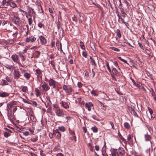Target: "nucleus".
I'll return each instance as SVG.
<instances>
[{
    "mask_svg": "<svg viewBox=\"0 0 156 156\" xmlns=\"http://www.w3.org/2000/svg\"><path fill=\"white\" fill-rule=\"evenodd\" d=\"M55 110V112L56 115L59 117H63L64 113L63 111L60 109L58 107L56 106Z\"/></svg>",
    "mask_w": 156,
    "mask_h": 156,
    "instance_id": "1",
    "label": "nucleus"
},
{
    "mask_svg": "<svg viewBox=\"0 0 156 156\" xmlns=\"http://www.w3.org/2000/svg\"><path fill=\"white\" fill-rule=\"evenodd\" d=\"M14 23L18 26H19L21 23V21L18 16H14L13 19Z\"/></svg>",
    "mask_w": 156,
    "mask_h": 156,
    "instance_id": "2",
    "label": "nucleus"
},
{
    "mask_svg": "<svg viewBox=\"0 0 156 156\" xmlns=\"http://www.w3.org/2000/svg\"><path fill=\"white\" fill-rule=\"evenodd\" d=\"M60 104L63 108L66 109L69 108V105H70V103L63 101H61L60 102Z\"/></svg>",
    "mask_w": 156,
    "mask_h": 156,
    "instance_id": "3",
    "label": "nucleus"
},
{
    "mask_svg": "<svg viewBox=\"0 0 156 156\" xmlns=\"http://www.w3.org/2000/svg\"><path fill=\"white\" fill-rule=\"evenodd\" d=\"M41 43L42 45L45 44L47 43L46 39L43 36H40L39 37Z\"/></svg>",
    "mask_w": 156,
    "mask_h": 156,
    "instance_id": "4",
    "label": "nucleus"
},
{
    "mask_svg": "<svg viewBox=\"0 0 156 156\" xmlns=\"http://www.w3.org/2000/svg\"><path fill=\"white\" fill-rule=\"evenodd\" d=\"M119 155L123 156L125 154V151L124 149L122 148L119 147L118 151H117Z\"/></svg>",
    "mask_w": 156,
    "mask_h": 156,
    "instance_id": "5",
    "label": "nucleus"
},
{
    "mask_svg": "<svg viewBox=\"0 0 156 156\" xmlns=\"http://www.w3.org/2000/svg\"><path fill=\"white\" fill-rule=\"evenodd\" d=\"M20 72L18 70H15L14 72V77L15 79H17L21 76Z\"/></svg>",
    "mask_w": 156,
    "mask_h": 156,
    "instance_id": "6",
    "label": "nucleus"
},
{
    "mask_svg": "<svg viewBox=\"0 0 156 156\" xmlns=\"http://www.w3.org/2000/svg\"><path fill=\"white\" fill-rule=\"evenodd\" d=\"M10 2V1L6 0H3L2 2V5L4 6L5 8H6L7 6H9Z\"/></svg>",
    "mask_w": 156,
    "mask_h": 156,
    "instance_id": "7",
    "label": "nucleus"
},
{
    "mask_svg": "<svg viewBox=\"0 0 156 156\" xmlns=\"http://www.w3.org/2000/svg\"><path fill=\"white\" fill-rule=\"evenodd\" d=\"M55 81L53 80L52 79H51L49 81V84L50 86H52L53 88H55L56 87L55 86Z\"/></svg>",
    "mask_w": 156,
    "mask_h": 156,
    "instance_id": "8",
    "label": "nucleus"
},
{
    "mask_svg": "<svg viewBox=\"0 0 156 156\" xmlns=\"http://www.w3.org/2000/svg\"><path fill=\"white\" fill-rule=\"evenodd\" d=\"M129 109L131 114H133L135 116L138 117L137 114L134 110L133 106H131V107H129Z\"/></svg>",
    "mask_w": 156,
    "mask_h": 156,
    "instance_id": "9",
    "label": "nucleus"
},
{
    "mask_svg": "<svg viewBox=\"0 0 156 156\" xmlns=\"http://www.w3.org/2000/svg\"><path fill=\"white\" fill-rule=\"evenodd\" d=\"M93 105L92 103L89 102L88 103H86L85 105V107L86 108H87L89 111L91 110L90 107L93 106Z\"/></svg>",
    "mask_w": 156,
    "mask_h": 156,
    "instance_id": "10",
    "label": "nucleus"
},
{
    "mask_svg": "<svg viewBox=\"0 0 156 156\" xmlns=\"http://www.w3.org/2000/svg\"><path fill=\"white\" fill-rule=\"evenodd\" d=\"M42 87L43 89V90L47 91L49 90L50 87L48 86L47 84L44 83L43 84L42 86Z\"/></svg>",
    "mask_w": 156,
    "mask_h": 156,
    "instance_id": "11",
    "label": "nucleus"
},
{
    "mask_svg": "<svg viewBox=\"0 0 156 156\" xmlns=\"http://www.w3.org/2000/svg\"><path fill=\"white\" fill-rule=\"evenodd\" d=\"M30 115V120L32 121L34 119V114L33 111L31 110L29 112Z\"/></svg>",
    "mask_w": 156,
    "mask_h": 156,
    "instance_id": "12",
    "label": "nucleus"
},
{
    "mask_svg": "<svg viewBox=\"0 0 156 156\" xmlns=\"http://www.w3.org/2000/svg\"><path fill=\"white\" fill-rule=\"evenodd\" d=\"M112 71L113 74L117 76L119 75V73L117 70L114 67H113L112 66Z\"/></svg>",
    "mask_w": 156,
    "mask_h": 156,
    "instance_id": "13",
    "label": "nucleus"
},
{
    "mask_svg": "<svg viewBox=\"0 0 156 156\" xmlns=\"http://www.w3.org/2000/svg\"><path fill=\"white\" fill-rule=\"evenodd\" d=\"M9 95V93L7 92H2L0 93V97H5Z\"/></svg>",
    "mask_w": 156,
    "mask_h": 156,
    "instance_id": "14",
    "label": "nucleus"
},
{
    "mask_svg": "<svg viewBox=\"0 0 156 156\" xmlns=\"http://www.w3.org/2000/svg\"><path fill=\"white\" fill-rule=\"evenodd\" d=\"M11 58L14 62H17L18 59V56L16 55H12Z\"/></svg>",
    "mask_w": 156,
    "mask_h": 156,
    "instance_id": "15",
    "label": "nucleus"
},
{
    "mask_svg": "<svg viewBox=\"0 0 156 156\" xmlns=\"http://www.w3.org/2000/svg\"><path fill=\"white\" fill-rule=\"evenodd\" d=\"M144 137L145 140L146 141H150L151 139V136L150 135H148L147 133L146 134H145Z\"/></svg>",
    "mask_w": 156,
    "mask_h": 156,
    "instance_id": "16",
    "label": "nucleus"
},
{
    "mask_svg": "<svg viewBox=\"0 0 156 156\" xmlns=\"http://www.w3.org/2000/svg\"><path fill=\"white\" fill-rule=\"evenodd\" d=\"M9 6L13 8H16L17 6L16 4L13 2L12 0L10 1Z\"/></svg>",
    "mask_w": 156,
    "mask_h": 156,
    "instance_id": "17",
    "label": "nucleus"
},
{
    "mask_svg": "<svg viewBox=\"0 0 156 156\" xmlns=\"http://www.w3.org/2000/svg\"><path fill=\"white\" fill-rule=\"evenodd\" d=\"M112 156H119L117 150H114L112 152Z\"/></svg>",
    "mask_w": 156,
    "mask_h": 156,
    "instance_id": "18",
    "label": "nucleus"
},
{
    "mask_svg": "<svg viewBox=\"0 0 156 156\" xmlns=\"http://www.w3.org/2000/svg\"><path fill=\"white\" fill-rule=\"evenodd\" d=\"M120 11L122 14V16L124 18L127 15V14L125 12L124 9L122 8H120Z\"/></svg>",
    "mask_w": 156,
    "mask_h": 156,
    "instance_id": "19",
    "label": "nucleus"
},
{
    "mask_svg": "<svg viewBox=\"0 0 156 156\" xmlns=\"http://www.w3.org/2000/svg\"><path fill=\"white\" fill-rule=\"evenodd\" d=\"M10 115H7L8 116V119L11 121H12L14 119V117L12 115L11 112V110L10 111Z\"/></svg>",
    "mask_w": 156,
    "mask_h": 156,
    "instance_id": "20",
    "label": "nucleus"
},
{
    "mask_svg": "<svg viewBox=\"0 0 156 156\" xmlns=\"http://www.w3.org/2000/svg\"><path fill=\"white\" fill-rule=\"evenodd\" d=\"M73 89L71 87H68L67 90L66 91V92L68 94L70 95L71 94V93L73 91Z\"/></svg>",
    "mask_w": 156,
    "mask_h": 156,
    "instance_id": "21",
    "label": "nucleus"
},
{
    "mask_svg": "<svg viewBox=\"0 0 156 156\" xmlns=\"http://www.w3.org/2000/svg\"><path fill=\"white\" fill-rule=\"evenodd\" d=\"M148 111L150 113V115H151V117L152 118H154V115H152L153 113V111L150 108L148 107Z\"/></svg>",
    "mask_w": 156,
    "mask_h": 156,
    "instance_id": "22",
    "label": "nucleus"
},
{
    "mask_svg": "<svg viewBox=\"0 0 156 156\" xmlns=\"http://www.w3.org/2000/svg\"><path fill=\"white\" fill-rule=\"evenodd\" d=\"M35 72L37 74V77L38 78L39 77L38 75L41 74V71L39 69H38L36 70Z\"/></svg>",
    "mask_w": 156,
    "mask_h": 156,
    "instance_id": "23",
    "label": "nucleus"
},
{
    "mask_svg": "<svg viewBox=\"0 0 156 156\" xmlns=\"http://www.w3.org/2000/svg\"><path fill=\"white\" fill-rule=\"evenodd\" d=\"M34 54L36 57L38 58L39 57L41 52L38 51H36L35 52Z\"/></svg>",
    "mask_w": 156,
    "mask_h": 156,
    "instance_id": "24",
    "label": "nucleus"
},
{
    "mask_svg": "<svg viewBox=\"0 0 156 156\" xmlns=\"http://www.w3.org/2000/svg\"><path fill=\"white\" fill-rule=\"evenodd\" d=\"M35 91L36 92V95L37 97L39 96L40 95V92L38 89V88H36L35 90Z\"/></svg>",
    "mask_w": 156,
    "mask_h": 156,
    "instance_id": "25",
    "label": "nucleus"
},
{
    "mask_svg": "<svg viewBox=\"0 0 156 156\" xmlns=\"http://www.w3.org/2000/svg\"><path fill=\"white\" fill-rule=\"evenodd\" d=\"M109 48L110 49H112L116 52H119L120 51L119 49L114 47H110Z\"/></svg>",
    "mask_w": 156,
    "mask_h": 156,
    "instance_id": "26",
    "label": "nucleus"
},
{
    "mask_svg": "<svg viewBox=\"0 0 156 156\" xmlns=\"http://www.w3.org/2000/svg\"><path fill=\"white\" fill-rule=\"evenodd\" d=\"M24 76L27 79H29L30 76V74L27 73H25L24 74Z\"/></svg>",
    "mask_w": 156,
    "mask_h": 156,
    "instance_id": "27",
    "label": "nucleus"
},
{
    "mask_svg": "<svg viewBox=\"0 0 156 156\" xmlns=\"http://www.w3.org/2000/svg\"><path fill=\"white\" fill-rule=\"evenodd\" d=\"M80 48L82 49H85V47L82 41H80Z\"/></svg>",
    "mask_w": 156,
    "mask_h": 156,
    "instance_id": "28",
    "label": "nucleus"
},
{
    "mask_svg": "<svg viewBox=\"0 0 156 156\" xmlns=\"http://www.w3.org/2000/svg\"><path fill=\"white\" fill-rule=\"evenodd\" d=\"M91 129V130L93 131V132L94 133H97L98 132V129L95 126H94V127H92Z\"/></svg>",
    "mask_w": 156,
    "mask_h": 156,
    "instance_id": "29",
    "label": "nucleus"
},
{
    "mask_svg": "<svg viewBox=\"0 0 156 156\" xmlns=\"http://www.w3.org/2000/svg\"><path fill=\"white\" fill-rule=\"evenodd\" d=\"M2 85L3 86L6 85L8 84V82L5 80H2Z\"/></svg>",
    "mask_w": 156,
    "mask_h": 156,
    "instance_id": "30",
    "label": "nucleus"
},
{
    "mask_svg": "<svg viewBox=\"0 0 156 156\" xmlns=\"http://www.w3.org/2000/svg\"><path fill=\"white\" fill-rule=\"evenodd\" d=\"M8 105H9V106H8V109L10 111L11 110H12V108L14 107L13 104L11 103L8 104Z\"/></svg>",
    "mask_w": 156,
    "mask_h": 156,
    "instance_id": "31",
    "label": "nucleus"
},
{
    "mask_svg": "<svg viewBox=\"0 0 156 156\" xmlns=\"http://www.w3.org/2000/svg\"><path fill=\"white\" fill-rule=\"evenodd\" d=\"M117 35L119 38H120L121 37V35L120 33V30L119 29H117L116 30Z\"/></svg>",
    "mask_w": 156,
    "mask_h": 156,
    "instance_id": "32",
    "label": "nucleus"
},
{
    "mask_svg": "<svg viewBox=\"0 0 156 156\" xmlns=\"http://www.w3.org/2000/svg\"><path fill=\"white\" fill-rule=\"evenodd\" d=\"M124 126L127 129H129L130 127V126L129 124L127 122H125L124 123Z\"/></svg>",
    "mask_w": 156,
    "mask_h": 156,
    "instance_id": "33",
    "label": "nucleus"
},
{
    "mask_svg": "<svg viewBox=\"0 0 156 156\" xmlns=\"http://www.w3.org/2000/svg\"><path fill=\"white\" fill-rule=\"evenodd\" d=\"M28 88L27 86H24L23 87L22 90L23 92H26L28 90Z\"/></svg>",
    "mask_w": 156,
    "mask_h": 156,
    "instance_id": "34",
    "label": "nucleus"
},
{
    "mask_svg": "<svg viewBox=\"0 0 156 156\" xmlns=\"http://www.w3.org/2000/svg\"><path fill=\"white\" fill-rule=\"evenodd\" d=\"M59 129L62 132H64L65 131L66 129L65 127L63 126H61L58 127Z\"/></svg>",
    "mask_w": 156,
    "mask_h": 156,
    "instance_id": "35",
    "label": "nucleus"
},
{
    "mask_svg": "<svg viewBox=\"0 0 156 156\" xmlns=\"http://www.w3.org/2000/svg\"><path fill=\"white\" fill-rule=\"evenodd\" d=\"M106 66H107V69H108V71H109V72L111 73L112 72V71L110 69V67L109 66V64L108 63V62H107V63H106Z\"/></svg>",
    "mask_w": 156,
    "mask_h": 156,
    "instance_id": "36",
    "label": "nucleus"
},
{
    "mask_svg": "<svg viewBox=\"0 0 156 156\" xmlns=\"http://www.w3.org/2000/svg\"><path fill=\"white\" fill-rule=\"evenodd\" d=\"M6 67L7 69L10 70H13V67L12 66H10L8 65H6Z\"/></svg>",
    "mask_w": 156,
    "mask_h": 156,
    "instance_id": "37",
    "label": "nucleus"
},
{
    "mask_svg": "<svg viewBox=\"0 0 156 156\" xmlns=\"http://www.w3.org/2000/svg\"><path fill=\"white\" fill-rule=\"evenodd\" d=\"M5 79H6V80L7 82H12V79L11 78L8 77V76H7L5 78Z\"/></svg>",
    "mask_w": 156,
    "mask_h": 156,
    "instance_id": "38",
    "label": "nucleus"
},
{
    "mask_svg": "<svg viewBox=\"0 0 156 156\" xmlns=\"http://www.w3.org/2000/svg\"><path fill=\"white\" fill-rule=\"evenodd\" d=\"M55 134V135L57 137L58 139H59L60 138L61 135L60 132H58V133L57 134H55L54 133V134Z\"/></svg>",
    "mask_w": 156,
    "mask_h": 156,
    "instance_id": "39",
    "label": "nucleus"
},
{
    "mask_svg": "<svg viewBox=\"0 0 156 156\" xmlns=\"http://www.w3.org/2000/svg\"><path fill=\"white\" fill-rule=\"evenodd\" d=\"M108 122L110 124V125L111 126V128L112 129H115V127L114 126V123L112 121H109Z\"/></svg>",
    "mask_w": 156,
    "mask_h": 156,
    "instance_id": "40",
    "label": "nucleus"
},
{
    "mask_svg": "<svg viewBox=\"0 0 156 156\" xmlns=\"http://www.w3.org/2000/svg\"><path fill=\"white\" fill-rule=\"evenodd\" d=\"M4 136L5 137H8V136H10V134L9 133L5 132L4 133Z\"/></svg>",
    "mask_w": 156,
    "mask_h": 156,
    "instance_id": "41",
    "label": "nucleus"
},
{
    "mask_svg": "<svg viewBox=\"0 0 156 156\" xmlns=\"http://www.w3.org/2000/svg\"><path fill=\"white\" fill-rule=\"evenodd\" d=\"M28 23L30 25H31L32 23V20L31 18L30 17L28 19Z\"/></svg>",
    "mask_w": 156,
    "mask_h": 156,
    "instance_id": "42",
    "label": "nucleus"
},
{
    "mask_svg": "<svg viewBox=\"0 0 156 156\" xmlns=\"http://www.w3.org/2000/svg\"><path fill=\"white\" fill-rule=\"evenodd\" d=\"M145 52L149 56H151V52L148 49H146L145 50Z\"/></svg>",
    "mask_w": 156,
    "mask_h": 156,
    "instance_id": "43",
    "label": "nucleus"
},
{
    "mask_svg": "<svg viewBox=\"0 0 156 156\" xmlns=\"http://www.w3.org/2000/svg\"><path fill=\"white\" fill-rule=\"evenodd\" d=\"M118 58L121 61H122L123 62L125 63H127V61L123 59L121 57H118Z\"/></svg>",
    "mask_w": 156,
    "mask_h": 156,
    "instance_id": "44",
    "label": "nucleus"
},
{
    "mask_svg": "<svg viewBox=\"0 0 156 156\" xmlns=\"http://www.w3.org/2000/svg\"><path fill=\"white\" fill-rule=\"evenodd\" d=\"M82 55L83 56L85 57V58H86L87 57V54L84 51H83L82 52Z\"/></svg>",
    "mask_w": 156,
    "mask_h": 156,
    "instance_id": "45",
    "label": "nucleus"
},
{
    "mask_svg": "<svg viewBox=\"0 0 156 156\" xmlns=\"http://www.w3.org/2000/svg\"><path fill=\"white\" fill-rule=\"evenodd\" d=\"M30 104L33 105L34 106H36L37 105L36 102L34 101H32L31 103H30Z\"/></svg>",
    "mask_w": 156,
    "mask_h": 156,
    "instance_id": "46",
    "label": "nucleus"
},
{
    "mask_svg": "<svg viewBox=\"0 0 156 156\" xmlns=\"http://www.w3.org/2000/svg\"><path fill=\"white\" fill-rule=\"evenodd\" d=\"M60 23L59 21L58 20L57 22V27L58 29H59L60 28Z\"/></svg>",
    "mask_w": 156,
    "mask_h": 156,
    "instance_id": "47",
    "label": "nucleus"
},
{
    "mask_svg": "<svg viewBox=\"0 0 156 156\" xmlns=\"http://www.w3.org/2000/svg\"><path fill=\"white\" fill-rule=\"evenodd\" d=\"M38 139V137L37 136H36L35 138H33L31 139V141L32 142H36V141Z\"/></svg>",
    "mask_w": 156,
    "mask_h": 156,
    "instance_id": "48",
    "label": "nucleus"
},
{
    "mask_svg": "<svg viewBox=\"0 0 156 156\" xmlns=\"http://www.w3.org/2000/svg\"><path fill=\"white\" fill-rule=\"evenodd\" d=\"M36 39V38L35 37H31L30 39V41L31 42H34V41H35Z\"/></svg>",
    "mask_w": 156,
    "mask_h": 156,
    "instance_id": "49",
    "label": "nucleus"
},
{
    "mask_svg": "<svg viewBox=\"0 0 156 156\" xmlns=\"http://www.w3.org/2000/svg\"><path fill=\"white\" fill-rule=\"evenodd\" d=\"M92 64L93 65H94L96 66V64L95 63V61L94 59H91V61Z\"/></svg>",
    "mask_w": 156,
    "mask_h": 156,
    "instance_id": "50",
    "label": "nucleus"
},
{
    "mask_svg": "<svg viewBox=\"0 0 156 156\" xmlns=\"http://www.w3.org/2000/svg\"><path fill=\"white\" fill-rule=\"evenodd\" d=\"M91 94H94V96L97 95V93L95 90H93L91 92Z\"/></svg>",
    "mask_w": 156,
    "mask_h": 156,
    "instance_id": "51",
    "label": "nucleus"
},
{
    "mask_svg": "<svg viewBox=\"0 0 156 156\" xmlns=\"http://www.w3.org/2000/svg\"><path fill=\"white\" fill-rule=\"evenodd\" d=\"M68 87H67V86L65 85H64L63 86V89L66 91V92L68 88Z\"/></svg>",
    "mask_w": 156,
    "mask_h": 156,
    "instance_id": "52",
    "label": "nucleus"
},
{
    "mask_svg": "<svg viewBox=\"0 0 156 156\" xmlns=\"http://www.w3.org/2000/svg\"><path fill=\"white\" fill-rule=\"evenodd\" d=\"M5 17V16L4 14L0 13V18L1 19H4Z\"/></svg>",
    "mask_w": 156,
    "mask_h": 156,
    "instance_id": "53",
    "label": "nucleus"
},
{
    "mask_svg": "<svg viewBox=\"0 0 156 156\" xmlns=\"http://www.w3.org/2000/svg\"><path fill=\"white\" fill-rule=\"evenodd\" d=\"M23 135L26 136H28L29 134V132L27 131L23 132Z\"/></svg>",
    "mask_w": 156,
    "mask_h": 156,
    "instance_id": "54",
    "label": "nucleus"
},
{
    "mask_svg": "<svg viewBox=\"0 0 156 156\" xmlns=\"http://www.w3.org/2000/svg\"><path fill=\"white\" fill-rule=\"evenodd\" d=\"M73 138L72 139V140H74L75 142H76V136H75V135H74L73 136Z\"/></svg>",
    "mask_w": 156,
    "mask_h": 156,
    "instance_id": "55",
    "label": "nucleus"
},
{
    "mask_svg": "<svg viewBox=\"0 0 156 156\" xmlns=\"http://www.w3.org/2000/svg\"><path fill=\"white\" fill-rule=\"evenodd\" d=\"M95 150L97 151H98L99 150V147L98 145H96L95 146Z\"/></svg>",
    "mask_w": 156,
    "mask_h": 156,
    "instance_id": "56",
    "label": "nucleus"
},
{
    "mask_svg": "<svg viewBox=\"0 0 156 156\" xmlns=\"http://www.w3.org/2000/svg\"><path fill=\"white\" fill-rule=\"evenodd\" d=\"M123 141V142H124V143L125 144H127L128 141H127L124 138L122 137V139H121Z\"/></svg>",
    "mask_w": 156,
    "mask_h": 156,
    "instance_id": "57",
    "label": "nucleus"
},
{
    "mask_svg": "<svg viewBox=\"0 0 156 156\" xmlns=\"http://www.w3.org/2000/svg\"><path fill=\"white\" fill-rule=\"evenodd\" d=\"M77 86L79 88H81L82 87V84L81 82H78L77 83Z\"/></svg>",
    "mask_w": 156,
    "mask_h": 156,
    "instance_id": "58",
    "label": "nucleus"
},
{
    "mask_svg": "<svg viewBox=\"0 0 156 156\" xmlns=\"http://www.w3.org/2000/svg\"><path fill=\"white\" fill-rule=\"evenodd\" d=\"M138 45H139V46H140V47L143 50L144 48H143V46L142 45V44H141L140 43V42H138Z\"/></svg>",
    "mask_w": 156,
    "mask_h": 156,
    "instance_id": "59",
    "label": "nucleus"
},
{
    "mask_svg": "<svg viewBox=\"0 0 156 156\" xmlns=\"http://www.w3.org/2000/svg\"><path fill=\"white\" fill-rule=\"evenodd\" d=\"M131 139V136L130 134H129L127 136V139L128 141H130Z\"/></svg>",
    "mask_w": 156,
    "mask_h": 156,
    "instance_id": "60",
    "label": "nucleus"
},
{
    "mask_svg": "<svg viewBox=\"0 0 156 156\" xmlns=\"http://www.w3.org/2000/svg\"><path fill=\"white\" fill-rule=\"evenodd\" d=\"M43 151L42 150H41L40 151V154L41 156H46L45 154L42 153Z\"/></svg>",
    "mask_w": 156,
    "mask_h": 156,
    "instance_id": "61",
    "label": "nucleus"
},
{
    "mask_svg": "<svg viewBox=\"0 0 156 156\" xmlns=\"http://www.w3.org/2000/svg\"><path fill=\"white\" fill-rule=\"evenodd\" d=\"M43 25L42 24L41 22L39 23L38 24V27L40 28L42 27Z\"/></svg>",
    "mask_w": 156,
    "mask_h": 156,
    "instance_id": "62",
    "label": "nucleus"
},
{
    "mask_svg": "<svg viewBox=\"0 0 156 156\" xmlns=\"http://www.w3.org/2000/svg\"><path fill=\"white\" fill-rule=\"evenodd\" d=\"M30 154L31 156H37L36 154L34 153L33 152H31L30 153Z\"/></svg>",
    "mask_w": 156,
    "mask_h": 156,
    "instance_id": "63",
    "label": "nucleus"
},
{
    "mask_svg": "<svg viewBox=\"0 0 156 156\" xmlns=\"http://www.w3.org/2000/svg\"><path fill=\"white\" fill-rule=\"evenodd\" d=\"M56 156H64V155L62 153H60L57 154Z\"/></svg>",
    "mask_w": 156,
    "mask_h": 156,
    "instance_id": "64",
    "label": "nucleus"
}]
</instances>
